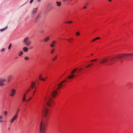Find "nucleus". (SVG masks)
Returning <instances> with one entry per match:
<instances>
[{
  "mask_svg": "<svg viewBox=\"0 0 133 133\" xmlns=\"http://www.w3.org/2000/svg\"><path fill=\"white\" fill-rule=\"evenodd\" d=\"M46 123L45 122L42 121L40 125V133H45V130Z\"/></svg>",
  "mask_w": 133,
  "mask_h": 133,
  "instance_id": "nucleus-1",
  "label": "nucleus"
},
{
  "mask_svg": "<svg viewBox=\"0 0 133 133\" xmlns=\"http://www.w3.org/2000/svg\"><path fill=\"white\" fill-rule=\"evenodd\" d=\"M53 99L52 97H48L46 100V102L47 106L49 107L51 106L52 105Z\"/></svg>",
  "mask_w": 133,
  "mask_h": 133,
  "instance_id": "nucleus-2",
  "label": "nucleus"
},
{
  "mask_svg": "<svg viewBox=\"0 0 133 133\" xmlns=\"http://www.w3.org/2000/svg\"><path fill=\"white\" fill-rule=\"evenodd\" d=\"M24 44L27 46H29L31 44V42L29 40V38L26 37L24 40Z\"/></svg>",
  "mask_w": 133,
  "mask_h": 133,
  "instance_id": "nucleus-3",
  "label": "nucleus"
},
{
  "mask_svg": "<svg viewBox=\"0 0 133 133\" xmlns=\"http://www.w3.org/2000/svg\"><path fill=\"white\" fill-rule=\"evenodd\" d=\"M48 109L46 108H44L42 112V115L46 117L48 115Z\"/></svg>",
  "mask_w": 133,
  "mask_h": 133,
  "instance_id": "nucleus-4",
  "label": "nucleus"
},
{
  "mask_svg": "<svg viewBox=\"0 0 133 133\" xmlns=\"http://www.w3.org/2000/svg\"><path fill=\"white\" fill-rule=\"evenodd\" d=\"M129 55H133V54H122L121 55L116 56V57H115L116 58L120 59L121 58L124 57H125L126 56H127Z\"/></svg>",
  "mask_w": 133,
  "mask_h": 133,
  "instance_id": "nucleus-5",
  "label": "nucleus"
},
{
  "mask_svg": "<svg viewBox=\"0 0 133 133\" xmlns=\"http://www.w3.org/2000/svg\"><path fill=\"white\" fill-rule=\"evenodd\" d=\"M66 81V79H65L63 81H62L58 85V87L56 89V90H58L60 89L62 87L63 85V84H62L63 83L65 82Z\"/></svg>",
  "mask_w": 133,
  "mask_h": 133,
  "instance_id": "nucleus-6",
  "label": "nucleus"
},
{
  "mask_svg": "<svg viewBox=\"0 0 133 133\" xmlns=\"http://www.w3.org/2000/svg\"><path fill=\"white\" fill-rule=\"evenodd\" d=\"M6 80L2 78H0V86H4L5 84L4 83L6 82Z\"/></svg>",
  "mask_w": 133,
  "mask_h": 133,
  "instance_id": "nucleus-7",
  "label": "nucleus"
},
{
  "mask_svg": "<svg viewBox=\"0 0 133 133\" xmlns=\"http://www.w3.org/2000/svg\"><path fill=\"white\" fill-rule=\"evenodd\" d=\"M108 59L106 58H104L101 59V61L99 62V64H103L108 62Z\"/></svg>",
  "mask_w": 133,
  "mask_h": 133,
  "instance_id": "nucleus-8",
  "label": "nucleus"
},
{
  "mask_svg": "<svg viewBox=\"0 0 133 133\" xmlns=\"http://www.w3.org/2000/svg\"><path fill=\"white\" fill-rule=\"evenodd\" d=\"M57 92L56 90H54L52 91L51 93L52 96L53 98H55L57 94Z\"/></svg>",
  "mask_w": 133,
  "mask_h": 133,
  "instance_id": "nucleus-9",
  "label": "nucleus"
},
{
  "mask_svg": "<svg viewBox=\"0 0 133 133\" xmlns=\"http://www.w3.org/2000/svg\"><path fill=\"white\" fill-rule=\"evenodd\" d=\"M16 91L14 89H12L11 91V94H10V96H14L16 93Z\"/></svg>",
  "mask_w": 133,
  "mask_h": 133,
  "instance_id": "nucleus-10",
  "label": "nucleus"
},
{
  "mask_svg": "<svg viewBox=\"0 0 133 133\" xmlns=\"http://www.w3.org/2000/svg\"><path fill=\"white\" fill-rule=\"evenodd\" d=\"M18 117V115L15 114L11 120V123H13V122Z\"/></svg>",
  "mask_w": 133,
  "mask_h": 133,
  "instance_id": "nucleus-11",
  "label": "nucleus"
},
{
  "mask_svg": "<svg viewBox=\"0 0 133 133\" xmlns=\"http://www.w3.org/2000/svg\"><path fill=\"white\" fill-rule=\"evenodd\" d=\"M116 58L115 57H111V58L110 59V64H111V63H113V62H114V59Z\"/></svg>",
  "mask_w": 133,
  "mask_h": 133,
  "instance_id": "nucleus-12",
  "label": "nucleus"
},
{
  "mask_svg": "<svg viewBox=\"0 0 133 133\" xmlns=\"http://www.w3.org/2000/svg\"><path fill=\"white\" fill-rule=\"evenodd\" d=\"M75 76V75L74 74H72L70 76H68V78L69 79H71Z\"/></svg>",
  "mask_w": 133,
  "mask_h": 133,
  "instance_id": "nucleus-13",
  "label": "nucleus"
},
{
  "mask_svg": "<svg viewBox=\"0 0 133 133\" xmlns=\"http://www.w3.org/2000/svg\"><path fill=\"white\" fill-rule=\"evenodd\" d=\"M37 8H36L35 9H34L32 11L31 14L32 15H33L37 11Z\"/></svg>",
  "mask_w": 133,
  "mask_h": 133,
  "instance_id": "nucleus-14",
  "label": "nucleus"
},
{
  "mask_svg": "<svg viewBox=\"0 0 133 133\" xmlns=\"http://www.w3.org/2000/svg\"><path fill=\"white\" fill-rule=\"evenodd\" d=\"M56 43V42L55 41H53L52 42V44L50 45L51 47L52 48L54 47L55 46L54 44Z\"/></svg>",
  "mask_w": 133,
  "mask_h": 133,
  "instance_id": "nucleus-15",
  "label": "nucleus"
},
{
  "mask_svg": "<svg viewBox=\"0 0 133 133\" xmlns=\"http://www.w3.org/2000/svg\"><path fill=\"white\" fill-rule=\"evenodd\" d=\"M42 75L41 74H40L39 75V79L41 80H42L43 81H45L44 78H42Z\"/></svg>",
  "mask_w": 133,
  "mask_h": 133,
  "instance_id": "nucleus-16",
  "label": "nucleus"
},
{
  "mask_svg": "<svg viewBox=\"0 0 133 133\" xmlns=\"http://www.w3.org/2000/svg\"><path fill=\"white\" fill-rule=\"evenodd\" d=\"M23 51L25 52H28V49L26 47H24L23 48Z\"/></svg>",
  "mask_w": 133,
  "mask_h": 133,
  "instance_id": "nucleus-17",
  "label": "nucleus"
},
{
  "mask_svg": "<svg viewBox=\"0 0 133 133\" xmlns=\"http://www.w3.org/2000/svg\"><path fill=\"white\" fill-rule=\"evenodd\" d=\"M57 5L59 7H60L62 5V3L60 2H56Z\"/></svg>",
  "mask_w": 133,
  "mask_h": 133,
  "instance_id": "nucleus-18",
  "label": "nucleus"
},
{
  "mask_svg": "<svg viewBox=\"0 0 133 133\" xmlns=\"http://www.w3.org/2000/svg\"><path fill=\"white\" fill-rule=\"evenodd\" d=\"M94 64L92 63H90L88 64L86 66H85V68H88L89 67L91 66H92Z\"/></svg>",
  "mask_w": 133,
  "mask_h": 133,
  "instance_id": "nucleus-19",
  "label": "nucleus"
},
{
  "mask_svg": "<svg viewBox=\"0 0 133 133\" xmlns=\"http://www.w3.org/2000/svg\"><path fill=\"white\" fill-rule=\"evenodd\" d=\"M77 68H76L74 69L71 71V74H73L77 71Z\"/></svg>",
  "mask_w": 133,
  "mask_h": 133,
  "instance_id": "nucleus-20",
  "label": "nucleus"
},
{
  "mask_svg": "<svg viewBox=\"0 0 133 133\" xmlns=\"http://www.w3.org/2000/svg\"><path fill=\"white\" fill-rule=\"evenodd\" d=\"M35 83L34 82H32L31 85V88L32 89H33L35 87Z\"/></svg>",
  "mask_w": 133,
  "mask_h": 133,
  "instance_id": "nucleus-21",
  "label": "nucleus"
},
{
  "mask_svg": "<svg viewBox=\"0 0 133 133\" xmlns=\"http://www.w3.org/2000/svg\"><path fill=\"white\" fill-rule=\"evenodd\" d=\"M49 37H46L44 39V42H47L49 40Z\"/></svg>",
  "mask_w": 133,
  "mask_h": 133,
  "instance_id": "nucleus-22",
  "label": "nucleus"
},
{
  "mask_svg": "<svg viewBox=\"0 0 133 133\" xmlns=\"http://www.w3.org/2000/svg\"><path fill=\"white\" fill-rule=\"evenodd\" d=\"M66 40L69 42H71L73 40V39L72 38H70L69 39H67Z\"/></svg>",
  "mask_w": 133,
  "mask_h": 133,
  "instance_id": "nucleus-23",
  "label": "nucleus"
},
{
  "mask_svg": "<svg viewBox=\"0 0 133 133\" xmlns=\"http://www.w3.org/2000/svg\"><path fill=\"white\" fill-rule=\"evenodd\" d=\"M100 39V37H97L95 39H93L92 40V41L94 42L96 40H98V39Z\"/></svg>",
  "mask_w": 133,
  "mask_h": 133,
  "instance_id": "nucleus-24",
  "label": "nucleus"
},
{
  "mask_svg": "<svg viewBox=\"0 0 133 133\" xmlns=\"http://www.w3.org/2000/svg\"><path fill=\"white\" fill-rule=\"evenodd\" d=\"M20 111V109H19V108L16 111V114L18 115Z\"/></svg>",
  "mask_w": 133,
  "mask_h": 133,
  "instance_id": "nucleus-25",
  "label": "nucleus"
},
{
  "mask_svg": "<svg viewBox=\"0 0 133 133\" xmlns=\"http://www.w3.org/2000/svg\"><path fill=\"white\" fill-rule=\"evenodd\" d=\"M12 76L11 75L9 76L8 77V81L9 82L10 81L11 79L12 78Z\"/></svg>",
  "mask_w": 133,
  "mask_h": 133,
  "instance_id": "nucleus-26",
  "label": "nucleus"
},
{
  "mask_svg": "<svg viewBox=\"0 0 133 133\" xmlns=\"http://www.w3.org/2000/svg\"><path fill=\"white\" fill-rule=\"evenodd\" d=\"M23 52L22 51H20L19 54V56H21L22 55H23Z\"/></svg>",
  "mask_w": 133,
  "mask_h": 133,
  "instance_id": "nucleus-27",
  "label": "nucleus"
},
{
  "mask_svg": "<svg viewBox=\"0 0 133 133\" xmlns=\"http://www.w3.org/2000/svg\"><path fill=\"white\" fill-rule=\"evenodd\" d=\"M51 5H52V4L51 3H49L47 5V7H50L51 6Z\"/></svg>",
  "mask_w": 133,
  "mask_h": 133,
  "instance_id": "nucleus-28",
  "label": "nucleus"
},
{
  "mask_svg": "<svg viewBox=\"0 0 133 133\" xmlns=\"http://www.w3.org/2000/svg\"><path fill=\"white\" fill-rule=\"evenodd\" d=\"M12 44L10 43V44L9 46H8V50H10L11 49V46H12Z\"/></svg>",
  "mask_w": 133,
  "mask_h": 133,
  "instance_id": "nucleus-29",
  "label": "nucleus"
},
{
  "mask_svg": "<svg viewBox=\"0 0 133 133\" xmlns=\"http://www.w3.org/2000/svg\"><path fill=\"white\" fill-rule=\"evenodd\" d=\"M40 17V15H38L37 17L36 18V20H38V19Z\"/></svg>",
  "mask_w": 133,
  "mask_h": 133,
  "instance_id": "nucleus-30",
  "label": "nucleus"
},
{
  "mask_svg": "<svg viewBox=\"0 0 133 133\" xmlns=\"http://www.w3.org/2000/svg\"><path fill=\"white\" fill-rule=\"evenodd\" d=\"M80 33L78 32H77L76 33V35L77 36H78L79 35H80Z\"/></svg>",
  "mask_w": 133,
  "mask_h": 133,
  "instance_id": "nucleus-31",
  "label": "nucleus"
},
{
  "mask_svg": "<svg viewBox=\"0 0 133 133\" xmlns=\"http://www.w3.org/2000/svg\"><path fill=\"white\" fill-rule=\"evenodd\" d=\"M57 56L56 55V56L53 59L52 61H54L55 60H56L57 59Z\"/></svg>",
  "mask_w": 133,
  "mask_h": 133,
  "instance_id": "nucleus-32",
  "label": "nucleus"
},
{
  "mask_svg": "<svg viewBox=\"0 0 133 133\" xmlns=\"http://www.w3.org/2000/svg\"><path fill=\"white\" fill-rule=\"evenodd\" d=\"M24 101H26V102H27V100L25 98L23 97V102H24Z\"/></svg>",
  "mask_w": 133,
  "mask_h": 133,
  "instance_id": "nucleus-33",
  "label": "nucleus"
},
{
  "mask_svg": "<svg viewBox=\"0 0 133 133\" xmlns=\"http://www.w3.org/2000/svg\"><path fill=\"white\" fill-rule=\"evenodd\" d=\"M73 22L71 21H69L66 22L65 23H72Z\"/></svg>",
  "mask_w": 133,
  "mask_h": 133,
  "instance_id": "nucleus-34",
  "label": "nucleus"
},
{
  "mask_svg": "<svg viewBox=\"0 0 133 133\" xmlns=\"http://www.w3.org/2000/svg\"><path fill=\"white\" fill-rule=\"evenodd\" d=\"M29 59V58L28 57H26L25 58V59L26 60H28Z\"/></svg>",
  "mask_w": 133,
  "mask_h": 133,
  "instance_id": "nucleus-35",
  "label": "nucleus"
},
{
  "mask_svg": "<svg viewBox=\"0 0 133 133\" xmlns=\"http://www.w3.org/2000/svg\"><path fill=\"white\" fill-rule=\"evenodd\" d=\"M6 29V28H4L2 29L1 30L0 29V31H1V32H2V31H4V30H5Z\"/></svg>",
  "mask_w": 133,
  "mask_h": 133,
  "instance_id": "nucleus-36",
  "label": "nucleus"
},
{
  "mask_svg": "<svg viewBox=\"0 0 133 133\" xmlns=\"http://www.w3.org/2000/svg\"><path fill=\"white\" fill-rule=\"evenodd\" d=\"M55 51V50L54 49H53L51 51V54H53Z\"/></svg>",
  "mask_w": 133,
  "mask_h": 133,
  "instance_id": "nucleus-37",
  "label": "nucleus"
},
{
  "mask_svg": "<svg viewBox=\"0 0 133 133\" xmlns=\"http://www.w3.org/2000/svg\"><path fill=\"white\" fill-rule=\"evenodd\" d=\"M26 93H24V95L23 96V97L25 98V97L26 96Z\"/></svg>",
  "mask_w": 133,
  "mask_h": 133,
  "instance_id": "nucleus-38",
  "label": "nucleus"
},
{
  "mask_svg": "<svg viewBox=\"0 0 133 133\" xmlns=\"http://www.w3.org/2000/svg\"><path fill=\"white\" fill-rule=\"evenodd\" d=\"M3 116H2L0 115V119L1 120L3 118Z\"/></svg>",
  "mask_w": 133,
  "mask_h": 133,
  "instance_id": "nucleus-39",
  "label": "nucleus"
},
{
  "mask_svg": "<svg viewBox=\"0 0 133 133\" xmlns=\"http://www.w3.org/2000/svg\"><path fill=\"white\" fill-rule=\"evenodd\" d=\"M5 51V49L4 48H3L2 50H1V51L2 52H4Z\"/></svg>",
  "mask_w": 133,
  "mask_h": 133,
  "instance_id": "nucleus-40",
  "label": "nucleus"
},
{
  "mask_svg": "<svg viewBox=\"0 0 133 133\" xmlns=\"http://www.w3.org/2000/svg\"><path fill=\"white\" fill-rule=\"evenodd\" d=\"M95 59H93V60H91L90 61V62H95Z\"/></svg>",
  "mask_w": 133,
  "mask_h": 133,
  "instance_id": "nucleus-41",
  "label": "nucleus"
},
{
  "mask_svg": "<svg viewBox=\"0 0 133 133\" xmlns=\"http://www.w3.org/2000/svg\"><path fill=\"white\" fill-rule=\"evenodd\" d=\"M31 90L30 89H29L26 92L28 93Z\"/></svg>",
  "mask_w": 133,
  "mask_h": 133,
  "instance_id": "nucleus-42",
  "label": "nucleus"
},
{
  "mask_svg": "<svg viewBox=\"0 0 133 133\" xmlns=\"http://www.w3.org/2000/svg\"><path fill=\"white\" fill-rule=\"evenodd\" d=\"M33 1H34V0H31L30 2V4L32 3V2H33Z\"/></svg>",
  "mask_w": 133,
  "mask_h": 133,
  "instance_id": "nucleus-43",
  "label": "nucleus"
},
{
  "mask_svg": "<svg viewBox=\"0 0 133 133\" xmlns=\"http://www.w3.org/2000/svg\"><path fill=\"white\" fill-rule=\"evenodd\" d=\"M7 113V112L6 111H4V114L5 115H6Z\"/></svg>",
  "mask_w": 133,
  "mask_h": 133,
  "instance_id": "nucleus-44",
  "label": "nucleus"
},
{
  "mask_svg": "<svg viewBox=\"0 0 133 133\" xmlns=\"http://www.w3.org/2000/svg\"><path fill=\"white\" fill-rule=\"evenodd\" d=\"M35 92H36V90H35L33 93V95H34L35 94Z\"/></svg>",
  "mask_w": 133,
  "mask_h": 133,
  "instance_id": "nucleus-45",
  "label": "nucleus"
},
{
  "mask_svg": "<svg viewBox=\"0 0 133 133\" xmlns=\"http://www.w3.org/2000/svg\"><path fill=\"white\" fill-rule=\"evenodd\" d=\"M31 99V97H30V98L29 99H28V100H27V102L29 101Z\"/></svg>",
  "mask_w": 133,
  "mask_h": 133,
  "instance_id": "nucleus-46",
  "label": "nucleus"
},
{
  "mask_svg": "<svg viewBox=\"0 0 133 133\" xmlns=\"http://www.w3.org/2000/svg\"><path fill=\"white\" fill-rule=\"evenodd\" d=\"M41 0H37V1L38 2H40L41 1Z\"/></svg>",
  "mask_w": 133,
  "mask_h": 133,
  "instance_id": "nucleus-47",
  "label": "nucleus"
},
{
  "mask_svg": "<svg viewBox=\"0 0 133 133\" xmlns=\"http://www.w3.org/2000/svg\"><path fill=\"white\" fill-rule=\"evenodd\" d=\"M87 8V7H86L84 6V7H83V8L84 9H86V8Z\"/></svg>",
  "mask_w": 133,
  "mask_h": 133,
  "instance_id": "nucleus-48",
  "label": "nucleus"
},
{
  "mask_svg": "<svg viewBox=\"0 0 133 133\" xmlns=\"http://www.w3.org/2000/svg\"><path fill=\"white\" fill-rule=\"evenodd\" d=\"M108 1L109 2H111L112 1V0H108Z\"/></svg>",
  "mask_w": 133,
  "mask_h": 133,
  "instance_id": "nucleus-49",
  "label": "nucleus"
},
{
  "mask_svg": "<svg viewBox=\"0 0 133 133\" xmlns=\"http://www.w3.org/2000/svg\"><path fill=\"white\" fill-rule=\"evenodd\" d=\"M2 122V120H0V123H1V122Z\"/></svg>",
  "mask_w": 133,
  "mask_h": 133,
  "instance_id": "nucleus-50",
  "label": "nucleus"
},
{
  "mask_svg": "<svg viewBox=\"0 0 133 133\" xmlns=\"http://www.w3.org/2000/svg\"><path fill=\"white\" fill-rule=\"evenodd\" d=\"M80 70H82V68H81L80 69Z\"/></svg>",
  "mask_w": 133,
  "mask_h": 133,
  "instance_id": "nucleus-51",
  "label": "nucleus"
},
{
  "mask_svg": "<svg viewBox=\"0 0 133 133\" xmlns=\"http://www.w3.org/2000/svg\"><path fill=\"white\" fill-rule=\"evenodd\" d=\"M95 59V61H96L97 60V59Z\"/></svg>",
  "mask_w": 133,
  "mask_h": 133,
  "instance_id": "nucleus-52",
  "label": "nucleus"
},
{
  "mask_svg": "<svg viewBox=\"0 0 133 133\" xmlns=\"http://www.w3.org/2000/svg\"><path fill=\"white\" fill-rule=\"evenodd\" d=\"M93 55V54H92L91 55V56H92Z\"/></svg>",
  "mask_w": 133,
  "mask_h": 133,
  "instance_id": "nucleus-53",
  "label": "nucleus"
},
{
  "mask_svg": "<svg viewBox=\"0 0 133 133\" xmlns=\"http://www.w3.org/2000/svg\"><path fill=\"white\" fill-rule=\"evenodd\" d=\"M44 78V79L45 80V79H46V77H45V78Z\"/></svg>",
  "mask_w": 133,
  "mask_h": 133,
  "instance_id": "nucleus-54",
  "label": "nucleus"
},
{
  "mask_svg": "<svg viewBox=\"0 0 133 133\" xmlns=\"http://www.w3.org/2000/svg\"><path fill=\"white\" fill-rule=\"evenodd\" d=\"M88 4H86V5H88Z\"/></svg>",
  "mask_w": 133,
  "mask_h": 133,
  "instance_id": "nucleus-55",
  "label": "nucleus"
},
{
  "mask_svg": "<svg viewBox=\"0 0 133 133\" xmlns=\"http://www.w3.org/2000/svg\"><path fill=\"white\" fill-rule=\"evenodd\" d=\"M9 130H10V128H9Z\"/></svg>",
  "mask_w": 133,
  "mask_h": 133,
  "instance_id": "nucleus-56",
  "label": "nucleus"
},
{
  "mask_svg": "<svg viewBox=\"0 0 133 133\" xmlns=\"http://www.w3.org/2000/svg\"><path fill=\"white\" fill-rule=\"evenodd\" d=\"M121 62H122V61H121Z\"/></svg>",
  "mask_w": 133,
  "mask_h": 133,
  "instance_id": "nucleus-57",
  "label": "nucleus"
}]
</instances>
